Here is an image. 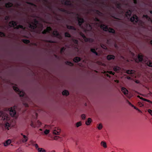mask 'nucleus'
Segmentation results:
<instances>
[{"label":"nucleus","instance_id":"obj_48","mask_svg":"<svg viewBox=\"0 0 152 152\" xmlns=\"http://www.w3.org/2000/svg\"><path fill=\"white\" fill-rule=\"evenodd\" d=\"M59 138V137L58 136H55L54 137V139L55 140H58Z\"/></svg>","mask_w":152,"mask_h":152},{"label":"nucleus","instance_id":"obj_4","mask_svg":"<svg viewBox=\"0 0 152 152\" xmlns=\"http://www.w3.org/2000/svg\"><path fill=\"white\" fill-rule=\"evenodd\" d=\"M130 20L134 23H136L139 21V19L137 16L134 15L130 18Z\"/></svg>","mask_w":152,"mask_h":152},{"label":"nucleus","instance_id":"obj_14","mask_svg":"<svg viewBox=\"0 0 152 152\" xmlns=\"http://www.w3.org/2000/svg\"><path fill=\"white\" fill-rule=\"evenodd\" d=\"M17 23H16L14 21H12L10 22L9 23V26L11 27H13L16 26V25Z\"/></svg>","mask_w":152,"mask_h":152},{"label":"nucleus","instance_id":"obj_60","mask_svg":"<svg viewBox=\"0 0 152 152\" xmlns=\"http://www.w3.org/2000/svg\"><path fill=\"white\" fill-rule=\"evenodd\" d=\"M25 106H26V107H28V104H26V105H25Z\"/></svg>","mask_w":152,"mask_h":152},{"label":"nucleus","instance_id":"obj_59","mask_svg":"<svg viewBox=\"0 0 152 152\" xmlns=\"http://www.w3.org/2000/svg\"><path fill=\"white\" fill-rule=\"evenodd\" d=\"M118 8H120V7H120V4H118Z\"/></svg>","mask_w":152,"mask_h":152},{"label":"nucleus","instance_id":"obj_31","mask_svg":"<svg viewBox=\"0 0 152 152\" xmlns=\"http://www.w3.org/2000/svg\"><path fill=\"white\" fill-rule=\"evenodd\" d=\"M80 60V58L76 57L73 59V61L75 62H78Z\"/></svg>","mask_w":152,"mask_h":152},{"label":"nucleus","instance_id":"obj_11","mask_svg":"<svg viewBox=\"0 0 152 152\" xmlns=\"http://www.w3.org/2000/svg\"><path fill=\"white\" fill-rule=\"evenodd\" d=\"M121 91L125 95L128 94V91L126 88L122 87L121 88Z\"/></svg>","mask_w":152,"mask_h":152},{"label":"nucleus","instance_id":"obj_35","mask_svg":"<svg viewBox=\"0 0 152 152\" xmlns=\"http://www.w3.org/2000/svg\"><path fill=\"white\" fill-rule=\"evenodd\" d=\"M81 119L83 120H84L86 119V115L85 114H82L81 115Z\"/></svg>","mask_w":152,"mask_h":152},{"label":"nucleus","instance_id":"obj_18","mask_svg":"<svg viewBox=\"0 0 152 152\" xmlns=\"http://www.w3.org/2000/svg\"><path fill=\"white\" fill-rule=\"evenodd\" d=\"M82 122L80 121L76 123L75 124V126L76 127L78 128L82 125Z\"/></svg>","mask_w":152,"mask_h":152},{"label":"nucleus","instance_id":"obj_6","mask_svg":"<svg viewBox=\"0 0 152 152\" xmlns=\"http://www.w3.org/2000/svg\"><path fill=\"white\" fill-rule=\"evenodd\" d=\"M36 125L33 124V121H31V122L30 126L34 128L38 127L40 126L41 125V123L39 121H38L36 122Z\"/></svg>","mask_w":152,"mask_h":152},{"label":"nucleus","instance_id":"obj_17","mask_svg":"<svg viewBox=\"0 0 152 152\" xmlns=\"http://www.w3.org/2000/svg\"><path fill=\"white\" fill-rule=\"evenodd\" d=\"M53 34L59 38H61V36L59 35L58 32L56 31H53Z\"/></svg>","mask_w":152,"mask_h":152},{"label":"nucleus","instance_id":"obj_39","mask_svg":"<svg viewBox=\"0 0 152 152\" xmlns=\"http://www.w3.org/2000/svg\"><path fill=\"white\" fill-rule=\"evenodd\" d=\"M14 28H22L23 29H24L23 28V26H22L21 25H18L16 26L15 27H14Z\"/></svg>","mask_w":152,"mask_h":152},{"label":"nucleus","instance_id":"obj_54","mask_svg":"<svg viewBox=\"0 0 152 152\" xmlns=\"http://www.w3.org/2000/svg\"><path fill=\"white\" fill-rule=\"evenodd\" d=\"M114 46H115V48L116 47L117 45H116V44L115 41V45H114Z\"/></svg>","mask_w":152,"mask_h":152},{"label":"nucleus","instance_id":"obj_5","mask_svg":"<svg viewBox=\"0 0 152 152\" xmlns=\"http://www.w3.org/2000/svg\"><path fill=\"white\" fill-rule=\"evenodd\" d=\"M14 90L20 96H23L24 95V93L23 92L18 91L19 89L16 87V86H13Z\"/></svg>","mask_w":152,"mask_h":152},{"label":"nucleus","instance_id":"obj_9","mask_svg":"<svg viewBox=\"0 0 152 152\" xmlns=\"http://www.w3.org/2000/svg\"><path fill=\"white\" fill-rule=\"evenodd\" d=\"M126 102H127L132 107H133L134 109L138 110L139 112L141 113H142V112L141 110H140V109H139L138 108L135 106H134V105L132 104L128 100L126 99Z\"/></svg>","mask_w":152,"mask_h":152},{"label":"nucleus","instance_id":"obj_47","mask_svg":"<svg viewBox=\"0 0 152 152\" xmlns=\"http://www.w3.org/2000/svg\"><path fill=\"white\" fill-rule=\"evenodd\" d=\"M102 48L104 49H106L107 48L106 46L104 45H101Z\"/></svg>","mask_w":152,"mask_h":152},{"label":"nucleus","instance_id":"obj_12","mask_svg":"<svg viewBox=\"0 0 152 152\" xmlns=\"http://www.w3.org/2000/svg\"><path fill=\"white\" fill-rule=\"evenodd\" d=\"M132 14V11L130 10H128L126 12L125 15L128 18H129L131 16Z\"/></svg>","mask_w":152,"mask_h":152},{"label":"nucleus","instance_id":"obj_22","mask_svg":"<svg viewBox=\"0 0 152 152\" xmlns=\"http://www.w3.org/2000/svg\"><path fill=\"white\" fill-rule=\"evenodd\" d=\"M81 35L83 39H84V40L86 42H90L91 41H90V39L88 38H86L84 36V35L83 34H81Z\"/></svg>","mask_w":152,"mask_h":152},{"label":"nucleus","instance_id":"obj_29","mask_svg":"<svg viewBox=\"0 0 152 152\" xmlns=\"http://www.w3.org/2000/svg\"><path fill=\"white\" fill-rule=\"evenodd\" d=\"M38 152H46L45 149L42 148H39L38 149Z\"/></svg>","mask_w":152,"mask_h":152},{"label":"nucleus","instance_id":"obj_43","mask_svg":"<svg viewBox=\"0 0 152 152\" xmlns=\"http://www.w3.org/2000/svg\"><path fill=\"white\" fill-rule=\"evenodd\" d=\"M66 64L70 66L73 65V64L72 63L69 62H67L66 63Z\"/></svg>","mask_w":152,"mask_h":152},{"label":"nucleus","instance_id":"obj_19","mask_svg":"<svg viewBox=\"0 0 152 152\" xmlns=\"http://www.w3.org/2000/svg\"><path fill=\"white\" fill-rule=\"evenodd\" d=\"M51 30V28L50 27H47L46 29V30H45L42 33L45 34L47 32H49Z\"/></svg>","mask_w":152,"mask_h":152},{"label":"nucleus","instance_id":"obj_7","mask_svg":"<svg viewBox=\"0 0 152 152\" xmlns=\"http://www.w3.org/2000/svg\"><path fill=\"white\" fill-rule=\"evenodd\" d=\"M61 132V130L58 128H55L53 131V133L55 135H59Z\"/></svg>","mask_w":152,"mask_h":152},{"label":"nucleus","instance_id":"obj_53","mask_svg":"<svg viewBox=\"0 0 152 152\" xmlns=\"http://www.w3.org/2000/svg\"><path fill=\"white\" fill-rule=\"evenodd\" d=\"M64 49V48H63L61 49V52H62L63 51Z\"/></svg>","mask_w":152,"mask_h":152},{"label":"nucleus","instance_id":"obj_8","mask_svg":"<svg viewBox=\"0 0 152 152\" xmlns=\"http://www.w3.org/2000/svg\"><path fill=\"white\" fill-rule=\"evenodd\" d=\"M34 23H33L30 24V27L31 28L34 29L37 27V24L38 23L37 21L35 20L34 21Z\"/></svg>","mask_w":152,"mask_h":152},{"label":"nucleus","instance_id":"obj_16","mask_svg":"<svg viewBox=\"0 0 152 152\" xmlns=\"http://www.w3.org/2000/svg\"><path fill=\"white\" fill-rule=\"evenodd\" d=\"M126 73L128 74H133L134 73L135 71L133 70H127L126 71Z\"/></svg>","mask_w":152,"mask_h":152},{"label":"nucleus","instance_id":"obj_25","mask_svg":"<svg viewBox=\"0 0 152 152\" xmlns=\"http://www.w3.org/2000/svg\"><path fill=\"white\" fill-rule=\"evenodd\" d=\"M78 21L79 25L80 26L83 21V19L80 18H78Z\"/></svg>","mask_w":152,"mask_h":152},{"label":"nucleus","instance_id":"obj_37","mask_svg":"<svg viewBox=\"0 0 152 152\" xmlns=\"http://www.w3.org/2000/svg\"><path fill=\"white\" fill-rule=\"evenodd\" d=\"M50 132V130L49 129H46L44 132L45 134L46 135L48 134Z\"/></svg>","mask_w":152,"mask_h":152},{"label":"nucleus","instance_id":"obj_28","mask_svg":"<svg viewBox=\"0 0 152 152\" xmlns=\"http://www.w3.org/2000/svg\"><path fill=\"white\" fill-rule=\"evenodd\" d=\"M137 96L138 97H139L140 99H142V100L144 101H146L149 103H151V102L150 101L147 99H145L144 98L142 97H140L139 96Z\"/></svg>","mask_w":152,"mask_h":152},{"label":"nucleus","instance_id":"obj_1","mask_svg":"<svg viewBox=\"0 0 152 152\" xmlns=\"http://www.w3.org/2000/svg\"><path fill=\"white\" fill-rule=\"evenodd\" d=\"M2 116V119L6 121L7 122L4 125V127L5 129H9V127H10L9 123L10 122V117L8 116V115L5 113H3L2 112L0 113Z\"/></svg>","mask_w":152,"mask_h":152},{"label":"nucleus","instance_id":"obj_33","mask_svg":"<svg viewBox=\"0 0 152 152\" xmlns=\"http://www.w3.org/2000/svg\"><path fill=\"white\" fill-rule=\"evenodd\" d=\"M143 18H146L147 20H151L150 18L146 15H143Z\"/></svg>","mask_w":152,"mask_h":152},{"label":"nucleus","instance_id":"obj_51","mask_svg":"<svg viewBox=\"0 0 152 152\" xmlns=\"http://www.w3.org/2000/svg\"><path fill=\"white\" fill-rule=\"evenodd\" d=\"M126 78L127 79H128V80H131V77L130 76H127L126 77Z\"/></svg>","mask_w":152,"mask_h":152},{"label":"nucleus","instance_id":"obj_62","mask_svg":"<svg viewBox=\"0 0 152 152\" xmlns=\"http://www.w3.org/2000/svg\"><path fill=\"white\" fill-rule=\"evenodd\" d=\"M66 4H69V3H66Z\"/></svg>","mask_w":152,"mask_h":152},{"label":"nucleus","instance_id":"obj_27","mask_svg":"<svg viewBox=\"0 0 152 152\" xmlns=\"http://www.w3.org/2000/svg\"><path fill=\"white\" fill-rule=\"evenodd\" d=\"M103 127V126L102 124H99L97 125V128L99 130H101Z\"/></svg>","mask_w":152,"mask_h":152},{"label":"nucleus","instance_id":"obj_26","mask_svg":"<svg viewBox=\"0 0 152 152\" xmlns=\"http://www.w3.org/2000/svg\"><path fill=\"white\" fill-rule=\"evenodd\" d=\"M87 28H85V30L89 31L91 29V27L90 24H87L86 25Z\"/></svg>","mask_w":152,"mask_h":152},{"label":"nucleus","instance_id":"obj_2","mask_svg":"<svg viewBox=\"0 0 152 152\" xmlns=\"http://www.w3.org/2000/svg\"><path fill=\"white\" fill-rule=\"evenodd\" d=\"M7 110L10 111V115L12 117H16V112L15 110V107H11L8 109H5V111H7Z\"/></svg>","mask_w":152,"mask_h":152},{"label":"nucleus","instance_id":"obj_44","mask_svg":"<svg viewBox=\"0 0 152 152\" xmlns=\"http://www.w3.org/2000/svg\"><path fill=\"white\" fill-rule=\"evenodd\" d=\"M65 36L66 37H70V35L67 33H66L65 34Z\"/></svg>","mask_w":152,"mask_h":152},{"label":"nucleus","instance_id":"obj_34","mask_svg":"<svg viewBox=\"0 0 152 152\" xmlns=\"http://www.w3.org/2000/svg\"><path fill=\"white\" fill-rule=\"evenodd\" d=\"M107 73L106 74V75L107 77H110V75H109L107 73H108L109 74H111V75H114V74H113V73L112 72H111V71L107 72Z\"/></svg>","mask_w":152,"mask_h":152},{"label":"nucleus","instance_id":"obj_40","mask_svg":"<svg viewBox=\"0 0 152 152\" xmlns=\"http://www.w3.org/2000/svg\"><path fill=\"white\" fill-rule=\"evenodd\" d=\"M91 51L93 53H95L96 54V55H97V53H96L95 49H91Z\"/></svg>","mask_w":152,"mask_h":152},{"label":"nucleus","instance_id":"obj_3","mask_svg":"<svg viewBox=\"0 0 152 152\" xmlns=\"http://www.w3.org/2000/svg\"><path fill=\"white\" fill-rule=\"evenodd\" d=\"M101 28L105 31H108L109 32H110L113 33L114 30L110 28H108V27L104 25H101L100 26Z\"/></svg>","mask_w":152,"mask_h":152},{"label":"nucleus","instance_id":"obj_52","mask_svg":"<svg viewBox=\"0 0 152 152\" xmlns=\"http://www.w3.org/2000/svg\"><path fill=\"white\" fill-rule=\"evenodd\" d=\"M115 72L116 71H117V67L115 66Z\"/></svg>","mask_w":152,"mask_h":152},{"label":"nucleus","instance_id":"obj_10","mask_svg":"<svg viewBox=\"0 0 152 152\" xmlns=\"http://www.w3.org/2000/svg\"><path fill=\"white\" fill-rule=\"evenodd\" d=\"M21 135L23 136V138L22 139V142L23 143L27 142L28 140V137L25 135L23 134H21Z\"/></svg>","mask_w":152,"mask_h":152},{"label":"nucleus","instance_id":"obj_50","mask_svg":"<svg viewBox=\"0 0 152 152\" xmlns=\"http://www.w3.org/2000/svg\"><path fill=\"white\" fill-rule=\"evenodd\" d=\"M133 1L134 4H137V0H133Z\"/></svg>","mask_w":152,"mask_h":152},{"label":"nucleus","instance_id":"obj_63","mask_svg":"<svg viewBox=\"0 0 152 152\" xmlns=\"http://www.w3.org/2000/svg\"><path fill=\"white\" fill-rule=\"evenodd\" d=\"M114 81H115V82H116V80H115Z\"/></svg>","mask_w":152,"mask_h":152},{"label":"nucleus","instance_id":"obj_41","mask_svg":"<svg viewBox=\"0 0 152 152\" xmlns=\"http://www.w3.org/2000/svg\"><path fill=\"white\" fill-rule=\"evenodd\" d=\"M148 112L152 116V110L151 109H148Z\"/></svg>","mask_w":152,"mask_h":152},{"label":"nucleus","instance_id":"obj_56","mask_svg":"<svg viewBox=\"0 0 152 152\" xmlns=\"http://www.w3.org/2000/svg\"><path fill=\"white\" fill-rule=\"evenodd\" d=\"M33 121V124H34V125H36V122H34V121Z\"/></svg>","mask_w":152,"mask_h":152},{"label":"nucleus","instance_id":"obj_32","mask_svg":"<svg viewBox=\"0 0 152 152\" xmlns=\"http://www.w3.org/2000/svg\"><path fill=\"white\" fill-rule=\"evenodd\" d=\"M147 64L148 66L152 67V62L150 61H148L147 62Z\"/></svg>","mask_w":152,"mask_h":152},{"label":"nucleus","instance_id":"obj_57","mask_svg":"<svg viewBox=\"0 0 152 152\" xmlns=\"http://www.w3.org/2000/svg\"><path fill=\"white\" fill-rule=\"evenodd\" d=\"M150 42L151 44L152 45V40H151L150 41Z\"/></svg>","mask_w":152,"mask_h":152},{"label":"nucleus","instance_id":"obj_23","mask_svg":"<svg viewBox=\"0 0 152 152\" xmlns=\"http://www.w3.org/2000/svg\"><path fill=\"white\" fill-rule=\"evenodd\" d=\"M62 94L64 96H67L69 95V92L67 91L64 90L62 92Z\"/></svg>","mask_w":152,"mask_h":152},{"label":"nucleus","instance_id":"obj_46","mask_svg":"<svg viewBox=\"0 0 152 152\" xmlns=\"http://www.w3.org/2000/svg\"><path fill=\"white\" fill-rule=\"evenodd\" d=\"M4 35L3 33L0 32V37H2L4 36Z\"/></svg>","mask_w":152,"mask_h":152},{"label":"nucleus","instance_id":"obj_45","mask_svg":"<svg viewBox=\"0 0 152 152\" xmlns=\"http://www.w3.org/2000/svg\"><path fill=\"white\" fill-rule=\"evenodd\" d=\"M64 152H70L69 150L68 149H65Z\"/></svg>","mask_w":152,"mask_h":152},{"label":"nucleus","instance_id":"obj_21","mask_svg":"<svg viewBox=\"0 0 152 152\" xmlns=\"http://www.w3.org/2000/svg\"><path fill=\"white\" fill-rule=\"evenodd\" d=\"M101 145L104 148H107V145L106 143L104 141H102L101 143Z\"/></svg>","mask_w":152,"mask_h":152},{"label":"nucleus","instance_id":"obj_61","mask_svg":"<svg viewBox=\"0 0 152 152\" xmlns=\"http://www.w3.org/2000/svg\"><path fill=\"white\" fill-rule=\"evenodd\" d=\"M47 126H47V125H46V126H45V128H47V127H47Z\"/></svg>","mask_w":152,"mask_h":152},{"label":"nucleus","instance_id":"obj_20","mask_svg":"<svg viewBox=\"0 0 152 152\" xmlns=\"http://www.w3.org/2000/svg\"><path fill=\"white\" fill-rule=\"evenodd\" d=\"M11 141L10 140H8L4 143V146H7L10 144L11 143Z\"/></svg>","mask_w":152,"mask_h":152},{"label":"nucleus","instance_id":"obj_49","mask_svg":"<svg viewBox=\"0 0 152 152\" xmlns=\"http://www.w3.org/2000/svg\"><path fill=\"white\" fill-rule=\"evenodd\" d=\"M34 145L35 146V148H38V145L37 144H36V143Z\"/></svg>","mask_w":152,"mask_h":152},{"label":"nucleus","instance_id":"obj_36","mask_svg":"<svg viewBox=\"0 0 152 152\" xmlns=\"http://www.w3.org/2000/svg\"><path fill=\"white\" fill-rule=\"evenodd\" d=\"M5 5L6 7H11L12 4L11 3H8L6 4Z\"/></svg>","mask_w":152,"mask_h":152},{"label":"nucleus","instance_id":"obj_24","mask_svg":"<svg viewBox=\"0 0 152 152\" xmlns=\"http://www.w3.org/2000/svg\"><path fill=\"white\" fill-rule=\"evenodd\" d=\"M36 143V142L33 140H30L28 142V145H34Z\"/></svg>","mask_w":152,"mask_h":152},{"label":"nucleus","instance_id":"obj_30","mask_svg":"<svg viewBox=\"0 0 152 152\" xmlns=\"http://www.w3.org/2000/svg\"><path fill=\"white\" fill-rule=\"evenodd\" d=\"M107 58L108 60H110L112 59H114V56L113 55H108L107 56Z\"/></svg>","mask_w":152,"mask_h":152},{"label":"nucleus","instance_id":"obj_55","mask_svg":"<svg viewBox=\"0 0 152 152\" xmlns=\"http://www.w3.org/2000/svg\"><path fill=\"white\" fill-rule=\"evenodd\" d=\"M77 41L76 40H75V41H74V42L75 43H77Z\"/></svg>","mask_w":152,"mask_h":152},{"label":"nucleus","instance_id":"obj_38","mask_svg":"<svg viewBox=\"0 0 152 152\" xmlns=\"http://www.w3.org/2000/svg\"><path fill=\"white\" fill-rule=\"evenodd\" d=\"M23 42L26 44H27L29 42V41L27 39H23Z\"/></svg>","mask_w":152,"mask_h":152},{"label":"nucleus","instance_id":"obj_58","mask_svg":"<svg viewBox=\"0 0 152 152\" xmlns=\"http://www.w3.org/2000/svg\"><path fill=\"white\" fill-rule=\"evenodd\" d=\"M150 12L151 14H152V10H151V11H150Z\"/></svg>","mask_w":152,"mask_h":152},{"label":"nucleus","instance_id":"obj_13","mask_svg":"<svg viewBox=\"0 0 152 152\" xmlns=\"http://www.w3.org/2000/svg\"><path fill=\"white\" fill-rule=\"evenodd\" d=\"M92 119L91 118H88L85 122V124L87 126H89L92 122Z\"/></svg>","mask_w":152,"mask_h":152},{"label":"nucleus","instance_id":"obj_42","mask_svg":"<svg viewBox=\"0 0 152 152\" xmlns=\"http://www.w3.org/2000/svg\"><path fill=\"white\" fill-rule=\"evenodd\" d=\"M67 28H68L69 29H74V27L70 26H67Z\"/></svg>","mask_w":152,"mask_h":152},{"label":"nucleus","instance_id":"obj_64","mask_svg":"<svg viewBox=\"0 0 152 152\" xmlns=\"http://www.w3.org/2000/svg\"><path fill=\"white\" fill-rule=\"evenodd\" d=\"M39 130H41V131L42 130V129H39Z\"/></svg>","mask_w":152,"mask_h":152},{"label":"nucleus","instance_id":"obj_15","mask_svg":"<svg viewBox=\"0 0 152 152\" xmlns=\"http://www.w3.org/2000/svg\"><path fill=\"white\" fill-rule=\"evenodd\" d=\"M143 55H138V58L139 61L140 62H142L143 60Z\"/></svg>","mask_w":152,"mask_h":152}]
</instances>
